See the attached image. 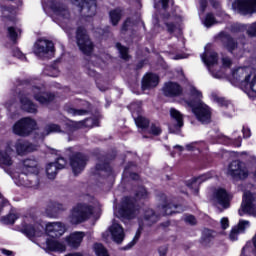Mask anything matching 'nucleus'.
<instances>
[{
  "label": "nucleus",
  "mask_w": 256,
  "mask_h": 256,
  "mask_svg": "<svg viewBox=\"0 0 256 256\" xmlns=\"http://www.w3.org/2000/svg\"><path fill=\"white\" fill-rule=\"evenodd\" d=\"M31 97L41 105H48L54 101L55 94L45 91L43 86H33L20 94L21 108L27 113H37V105L31 101Z\"/></svg>",
  "instance_id": "f257e3e1"
},
{
  "label": "nucleus",
  "mask_w": 256,
  "mask_h": 256,
  "mask_svg": "<svg viewBox=\"0 0 256 256\" xmlns=\"http://www.w3.org/2000/svg\"><path fill=\"white\" fill-rule=\"evenodd\" d=\"M191 95L193 99L188 100L186 103L192 109L196 119L203 124L211 123V108L201 101L203 94L197 88H192Z\"/></svg>",
  "instance_id": "f03ea898"
},
{
  "label": "nucleus",
  "mask_w": 256,
  "mask_h": 256,
  "mask_svg": "<svg viewBox=\"0 0 256 256\" xmlns=\"http://www.w3.org/2000/svg\"><path fill=\"white\" fill-rule=\"evenodd\" d=\"M39 162L35 158H26L22 162V185L37 189L39 187Z\"/></svg>",
  "instance_id": "7ed1b4c3"
},
{
  "label": "nucleus",
  "mask_w": 256,
  "mask_h": 256,
  "mask_svg": "<svg viewBox=\"0 0 256 256\" xmlns=\"http://www.w3.org/2000/svg\"><path fill=\"white\" fill-rule=\"evenodd\" d=\"M93 215V206L85 203H79L74 206L69 215V221L72 225L85 223Z\"/></svg>",
  "instance_id": "20e7f679"
},
{
  "label": "nucleus",
  "mask_w": 256,
  "mask_h": 256,
  "mask_svg": "<svg viewBox=\"0 0 256 256\" xmlns=\"http://www.w3.org/2000/svg\"><path fill=\"white\" fill-rule=\"evenodd\" d=\"M159 221V217L155 214V212L151 209H148L145 211L143 218H140L139 228L133 238V240L124 247L125 251L127 249H131V247H134L137 244V241L141 238V233H143L144 227H151V225H154V223H157Z\"/></svg>",
  "instance_id": "39448f33"
},
{
  "label": "nucleus",
  "mask_w": 256,
  "mask_h": 256,
  "mask_svg": "<svg viewBox=\"0 0 256 256\" xmlns=\"http://www.w3.org/2000/svg\"><path fill=\"white\" fill-rule=\"evenodd\" d=\"M36 129L37 122L29 117L22 118L13 125V133L18 137H29Z\"/></svg>",
  "instance_id": "423d86ee"
},
{
  "label": "nucleus",
  "mask_w": 256,
  "mask_h": 256,
  "mask_svg": "<svg viewBox=\"0 0 256 256\" xmlns=\"http://www.w3.org/2000/svg\"><path fill=\"white\" fill-rule=\"evenodd\" d=\"M220 37L223 46L229 53H233L234 51L243 53V51H245V45H247V37H245V35L239 37L237 42H235V39L227 33H221Z\"/></svg>",
  "instance_id": "0eeeda50"
},
{
  "label": "nucleus",
  "mask_w": 256,
  "mask_h": 256,
  "mask_svg": "<svg viewBox=\"0 0 256 256\" xmlns=\"http://www.w3.org/2000/svg\"><path fill=\"white\" fill-rule=\"evenodd\" d=\"M139 213V206L135 200L131 197H124L122 200L121 207L118 210L117 216L120 219H135Z\"/></svg>",
  "instance_id": "6e6552de"
},
{
  "label": "nucleus",
  "mask_w": 256,
  "mask_h": 256,
  "mask_svg": "<svg viewBox=\"0 0 256 256\" xmlns=\"http://www.w3.org/2000/svg\"><path fill=\"white\" fill-rule=\"evenodd\" d=\"M72 3L78 7L83 19H91L97 15V0H72Z\"/></svg>",
  "instance_id": "1a4fd4ad"
},
{
  "label": "nucleus",
  "mask_w": 256,
  "mask_h": 256,
  "mask_svg": "<svg viewBox=\"0 0 256 256\" xmlns=\"http://www.w3.org/2000/svg\"><path fill=\"white\" fill-rule=\"evenodd\" d=\"M240 217L243 215H251L256 217V194L245 192L240 209L238 210Z\"/></svg>",
  "instance_id": "9d476101"
},
{
  "label": "nucleus",
  "mask_w": 256,
  "mask_h": 256,
  "mask_svg": "<svg viewBox=\"0 0 256 256\" xmlns=\"http://www.w3.org/2000/svg\"><path fill=\"white\" fill-rule=\"evenodd\" d=\"M232 9L239 15L246 17L256 13V0H235Z\"/></svg>",
  "instance_id": "9b49d317"
},
{
  "label": "nucleus",
  "mask_w": 256,
  "mask_h": 256,
  "mask_svg": "<svg viewBox=\"0 0 256 256\" xmlns=\"http://www.w3.org/2000/svg\"><path fill=\"white\" fill-rule=\"evenodd\" d=\"M76 40L77 45L84 53V55H89L90 53H93V42H91V39H89V36L87 35V30L83 27H79L76 32Z\"/></svg>",
  "instance_id": "f8f14e48"
},
{
  "label": "nucleus",
  "mask_w": 256,
  "mask_h": 256,
  "mask_svg": "<svg viewBox=\"0 0 256 256\" xmlns=\"http://www.w3.org/2000/svg\"><path fill=\"white\" fill-rule=\"evenodd\" d=\"M34 53L37 57H53V53H55V46L49 40L39 39L34 44Z\"/></svg>",
  "instance_id": "ddd939ff"
},
{
  "label": "nucleus",
  "mask_w": 256,
  "mask_h": 256,
  "mask_svg": "<svg viewBox=\"0 0 256 256\" xmlns=\"http://www.w3.org/2000/svg\"><path fill=\"white\" fill-rule=\"evenodd\" d=\"M228 175L233 177V179H247L249 177V170H247L243 162L234 160L228 167Z\"/></svg>",
  "instance_id": "4468645a"
},
{
  "label": "nucleus",
  "mask_w": 256,
  "mask_h": 256,
  "mask_svg": "<svg viewBox=\"0 0 256 256\" xmlns=\"http://www.w3.org/2000/svg\"><path fill=\"white\" fill-rule=\"evenodd\" d=\"M87 161H89V158L82 153H77L70 157V166L74 175H79V173L85 170Z\"/></svg>",
  "instance_id": "2eb2a0df"
},
{
  "label": "nucleus",
  "mask_w": 256,
  "mask_h": 256,
  "mask_svg": "<svg viewBox=\"0 0 256 256\" xmlns=\"http://www.w3.org/2000/svg\"><path fill=\"white\" fill-rule=\"evenodd\" d=\"M130 109L132 110V117L134 118L137 127L140 129H147L149 127V120L141 116V104L132 103Z\"/></svg>",
  "instance_id": "dca6fc26"
},
{
  "label": "nucleus",
  "mask_w": 256,
  "mask_h": 256,
  "mask_svg": "<svg viewBox=\"0 0 256 256\" xmlns=\"http://www.w3.org/2000/svg\"><path fill=\"white\" fill-rule=\"evenodd\" d=\"M163 21L168 33H175L177 29H180L183 19L181 18V16L166 13L163 14Z\"/></svg>",
  "instance_id": "f3484780"
},
{
  "label": "nucleus",
  "mask_w": 256,
  "mask_h": 256,
  "mask_svg": "<svg viewBox=\"0 0 256 256\" xmlns=\"http://www.w3.org/2000/svg\"><path fill=\"white\" fill-rule=\"evenodd\" d=\"M94 177H105V175H111V166L105 156L99 158L98 163L91 171Z\"/></svg>",
  "instance_id": "a211bd4d"
},
{
  "label": "nucleus",
  "mask_w": 256,
  "mask_h": 256,
  "mask_svg": "<svg viewBox=\"0 0 256 256\" xmlns=\"http://www.w3.org/2000/svg\"><path fill=\"white\" fill-rule=\"evenodd\" d=\"M67 166V160L63 157L57 158L55 162H51L46 166V174L48 179H55L57 177V172L61 169H65Z\"/></svg>",
  "instance_id": "6ab92c4d"
},
{
  "label": "nucleus",
  "mask_w": 256,
  "mask_h": 256,
  "mask_svg": "<svg viewBox=\"0 0 256 256\" xmlns=\"http://www.w3.org/2000/svg\"><path fill=\"white\" fill-rule=\"evenodd\" d=\"M14 148L17 155L21 157L28 155V153H33V151H37V145L23 139H18L14 144Z\"/></svg>",
  "instance_id": "aec40b11"
},
{
  "label": "nucleus",
  "mask_w": 256,
  "mask_h": 256,
  "mask_svg": "<svg viewBox=\"0 0 256 256\" xmlns=\"http://www.w3.org/2000/svg\"><path fill=\"white\" fill-rule=\"evenodd\" d=\"M201 59L203 63L207 65L211 75L215 79H221V77H223V74H221L220 72L215 73L211 71V66L217 63V53L206 50L205 53L201 55Z\"/></svg>",
  "instance_id": "412c9836"
},
{
  "label": "nucleus",
  "mask_w": 256,
  "mask_h": 256,
  "mask_svg": "<svg viewBox=\"0 0 256 256\" xmlns=\"http://www.w3.org/2000/svg\"><path fill=\"white\" fill-rule=\"evenodd\" d=\"M47 7L53 11L57 15V17H60L61 19H65L66 21H69V10H67V7L65 5L61 4V2H57L55 0H50L47 2Z\"/></svg>",
  "instance_id": "4be33fe9"
},
{
  "label": "nucleus",
  "mask_w": 256,
  "mask_h": 256,
  "mask_svg": "<svg viewBox=\"0 0 256 256\" xmlns=\"http://www.w3.org/2000/svg\"><path fill=\"white\" fill-rule=\"evenodd\" d=\"M43 226L41 224L27 225L22 224L21 232L28 237V239H35V237H41L43 235Z\"/></svg>",
  "instance_id": "5701e85b"
},
{
  "label": "nucleus",
  "mask_w": 256,
  "mask_h": 256,
  "mask_svg": "<svg viewBox=\"0 0 256 256\" xmlns=\"http://www.w3.org/2000/svg\"><path fill=\"white\" fill-rule=\"evenodd\" d=\"M170 115L174 119L175 123L169 126L170 133L179 134L181 133V127H183V114L175 108L170 109Z\"/></svg>",
  "instance_id": "b1692460"
},
{
  "label": "nucleus",
  "mask_w": 256,
  "mask_h": 256,
  "mask_svg": "<svg viewBox=\"0 0 256 256\" xmlns=\"http://www.w3.org/2000/svg\"><path fill=\"white\" fill-rule=\"evenodd\" d=\"M43 245V249L47 252L52 251L55 253H63L67 249V246H65L63 242L55 239V237L46 239Z\"/></svg>",
  "instance_id": "393cba45"
},
{
  "label": "nucleus",
  "mask_w": 256,
  "mask_h": 256,
  "mask_svg": "<svg viewBox=\"0 0 256 256\" xmlns=\"http://www.w3.org/2000/svg\"><path fill=\"white\" fill-rule=\"evenodd\" d=\"M213 200L218 205H221L224 209H229V202L231 201V195L223 188H218L214 191Z\"/></svg>",
  "instance_id": "a878e982"
},
{
  "label": "nucleus",
  "mask_w": 256,
  "mask_h": 256,
  "mask_svg": "<svg viewBox=\"0 0 256 256\" xmlns=\"http://www.w3.org/2000/svg\"><path fill=\"white\" fill-rule=\"evenodd\" d=\"M110 235L114 243L121 244L125 239V230L123 226L117 222H113V224L109 227Z\"/></svg>",
  "instance_id": "bb28decb"
},
{
  "label": "nucleus",
  "mask_w": 256,
  "mask_h": 256,
  "mask_svg": "<svg viewBox=\"0 0 256 256\" xmlns=\"http://www.w3.org/2000/svg\"><path fill=\"white\" fill-rule=\"evenodd\" d=\"M81 127H95V120L93 118H88L79 122L71 120L66 122V131H68L69 133L77 131V129H81Z\"/></svg>",
  "instance_id": "cd10ccee"
},
{
  "label": "nucleus",
  "mask_w": 256,
  "mask_h": 256,
  "mask_svg": "<svg viewBox=\"0 0 256 256\" xmlns=\"http://www.w3.org/2000/svg\"><path fill=\"white\" fill-rule=\"evenodd\" d=\"M165 97H179L183 93V88L177 82H167L163 87Z\"/></svg>",
  "instance_id": "c85d7f7f"
},
{
  "label": "nucleus",
  "mask_w": 256,
  "mask_h": 256,
  "mask_svg": "<svg viewBox=\"0 0 256 256\" xmlns=\"http://www.w3.org/2000/svg\"><path fill=\"white\" fill-rule=\"evenodd\" d=\"M212 177L213 175H211V173L203 174L199 177L193 178L192 180L188 181L187 187H189V189L193 191L194 195H198L199 185L201 183H205V181H209V179H211Z\"/></svg>",
  "instance_id": "c756f323"
},
{
  "label": "nucleus",
  "mask_w": 256,
  "mask_h": 256,
  "mask_svg": "<svg viewBox=\"0 0 256 256\" xmlns=\"http://www.w3.org/2000/svg\"><path fill=\"white\" fill-rule=\"evenodd\" d=\"M46 232L50 237H61L65 233V226L61 222H50L46 224Z\"/></svg>",
  "instance_id": "7c9ffc66"
},
{
  "label": "nucleus",
  "mask_w": 256,
  "mask_h": 256,
  "mask_svg": "<svg viewBox=\"0 0 256 256\" xmlns=\"http://www.w3.org/2000/svg\"><path fill=\"white\" fill-rule=\"evenodd\" d=\"M159 85V76L157 74L148 73L142 79V91L154 89Z\"/></svg>",
  "instance_id": "2f4dec72"
},
{
  "label": "nucleus",
  "mask_w": 256,
  "mask_h": 256,
  "mask_svg": "<svg viewBox=\"0 0 256 256\" xmlns=\"http://www.w3.org/2000/svg\"><path fill=\"white\" fill-rule=\"evenodd\" d=\"M248 227H250V222L248 220H240L238 225L233 227L230 232V241H237L239 235L245 233V229H248Z\"/></svg>",
  "instance_id": "473e14b6"
},
{
  "label": "nucleus",
  "mask_w": 256,
  "mask_h": 256,
  "mask_svg": "<svg viewBox=\"0 0 256 256\" xmlns=\"http://www.w3.org/2000/svg\"><path fill=\"white\" fill-rule=\"evenodd\" d=\"M84 237V232H73L68 237H66V242L68 243L69 247L77 249V247H79L83 242Z\"/></svg>",
  "instance_id": "72a5a7b5"
},
{
  "label": "nucleus",
  "mask_w": 256,
  "mask_h": 256,
  "mask_svg": "<svg viewBox=\"0 0 256 256\" xmlns=\"http://www.w3.org/2000/svg\"><path fill=\"white\" fill-rule=\"evenodd\" d=\"M213 143H224V145H234V147H241V136H233L229 138L223 134L217 136V139Z\"/></svg>",
  "instance_id": "f704fd0d"
},
{
  "label": "nucleus",
  "mask_w": 256,
  "mask_h": 256,
  "mask_svg": "<svg viewBox=\"0 0 256 256\" xmlns=\"http://www.w3.org/2000/svg\"><path fill=\"white\" fill-rule=\"evenodd\" d=\"M65 209H67L65 205L61 203L53 202V203H50L46 208V215L47 217H51V218L57 217V213H59V211H65Z\"/></svg>",
  "instance_id": "c9c22d12"
},
{
  "label": "nucleus",
  "mask_w": 256,
  "mask_h": 256,
  "mask_svg": "<svg viewBox=\"0 0 256 256\" xmlns=\"http://www.w3.org/2000/svg\"><path fill=\"white\" fill-rule=\"evenodd\" d=\"M51 133H63V130H61V126L58 124H47L41 132V138L43 139L47 135H51Z\"/></svg>",
  "instance_id": "e433bc0d"
},
{
  "label": "nucleus",
  "mask_w": 256,
  "mask_h": 256,
  "mask_svg": "<svg viewBox=\"0 0 256 256\" xmlns=\"http://www.w3.org/2000/svg\"><path fill=\"white\" fill-rule=\"evenodd\" d=\"M248 68L247 67H240L237 68L236 70H234L232 72V77H234V79H236V81H241V79H247V75H251L249 74V72H247Z\"/></svg>",
  "instance_id": "4c0bfd02"
},
{
  "label": "nucleus",
  "mask_w": 256,
  "mask_h": 256,
  "mask_svg": "<svg viewBox=\"0 0 256 256\" xmlns=\"http://www.w3.org/2000/svg\"><path fill=\"white\" fill-rule=\"evenodd\" d=\"M2 15L6 19H10V21H15V8L14 7H9V6H3L1 8Z\"/></svg>",
  "instance_id": "58836bf2"
},
{
  "label": "nucleus",
  "mask_w": 256,
  "mask_h": 256,
  "mask_svg": "<svg viewBox=\"0 0 256 256\" xmlns=\"http://www.w3.org/2000/svg\"><path fill=\"white\" fill-rule=\"evenodd\" d=\"M122 16H123V11L119 8L110 11V21L112 25H117V23L121 21Z\"/></svg>",
  "instance_id": "ea45409f"
},
{
  "label": "nucleus",
  "mask_w": 256,
  "mask_h": 256,
  "mask_svg": "<svg viewBox=\"0 0 256 256\" xmlns=\"http://www.w3.org/2000/svg\"><path fill=\"white\" fill-rule=\"evenodd\" d=\"M212 100H214L215 103L220 105V107H228V108L232 109V111H233V104H231V102L225 100V98H221V97L217 96V94H212Z\"/></svg>",
  "instance_id": "a19ab883"
},
{
  "label": "nucleus",
  "mask_w": 256,
  "mask_h": 256,
  "mask_svg": "<svg viewBox=\"0 0 256 256\" xmlns=\"http://www.w3.org/2000/svg\"><path fill=\"white\" fill-rule=\"evenodd\" d=\"M19 35H21V29L16 27H8V37L13 41L14 43L19 39Z\"/></svg>",
  "instance_id": "79ce46f5"
},
{
  "label": "nucleus",
  "mask_w": 256,
  "mask_h": 256,
  "mask_svg": "<svg viewBox=\"0 0 256 256\" xmlns=\"http://www.w3.org/2000/svg\"><path fill=\"white\" fill-rule=\"evenodd\" d=\"M0 165H5V167H11L13 165V160L7 152L0 151Z\"/></svg>",
  "instance_id": "37998d69"
},
{
  "label": "nucleus",
  "mask_w": 256,
  "mask_h": 256,
  "mask_svg": "<svg viewBox=\"0 0 256 256\" xmlns=\"http://www.w3.org/2000/svg\"><path fill=\"white\" fill-rule=\"evenodd\" d=\"M17 219H19V216L17 214H8L7 216H4L1 218V222L4 225H13V223H15V221H17Z\"/></svg>",
  "instance_id": "c03bdc74"
},
{
  "label": "nucleus",
  "mask_w": 256,
  "mask_h": 256,
  "mask_svg": "<svg viewBox=\"0 0 256 256\" xmlns=\"http://www.w3.org/2000/svg\"><path fill=\"white\" fill-rule=\"evenodd\" d=\"M116 49H118L121 59H124L125 61L129 59V49H127V47L121 45V43H117Z\"/></svg>",
  "instance_id": "a18cd8bd"
},
{
  "label": "nucleus",
  "mask_w": 256,
  "mask_h": 256,
  "mask_svg": "<svg viewBox=\"0 0 256 256\" xmlns=\"http://www.w3.org/2000/svg\"><path fill=\"white\" fill-rule=\"evenodd\" d=\"M94 251L97 256H109V252H107V249L102 244H94Z\"/></svg>",
  "instance_id": "49530a36"
},
{
  "label": "nucleus",
  "mask_w": 256,
  "mask_h": 256,
  "mask_svg": "<svg viewBox=\"0 0 256 256\" xmlns=\"http://www.w3.org/2000/svg\"><path fill=\"white\" fill-rule=\"evenodd\" d=\"M232 33H245L247 31V24H232L230 27Z\"/></svg>",
  "instance_id": "de8ad7c7"
},
{
  "label": "nucleus",
  "mask_w": 256,
  "mask_h": 256,
  "mask_svg": "<svg viewBox=\"0 0 256 256\" xmlns=\"http://www.w3.org/2000/svg\"><path fill=\"white\" fill-rule=\"evenodd\" d=\"M67 113H69V115H72L73 117H77V116L87 115V113H89V110L68 108Z\"/></svg>",
  "instance_id": "09e8293b"
},
{
  "label": "nucleus",
  "mask_w": 256,
  "mask_h": 256,
  "mask_svg": "<svg viewBox=\"0 0 256 256\" xmlns=\"http://www.w3.org/2000/svg\"><path fill=\"white\" fill-rule=\"evenodd\" d=\"M203 147H205V142H192L186 145L187 151H194V149H198V151H201Z\"/></svg>",
  "instance_id": "8fccbe9b"
},
{
  "label": "nucleus",
  "mask_w": 256,
  "mask_h": 256,
  "mask_svg": "<svg viewBox=\"0 0 256 256\" xmlns=\"http://www.w3.org/2000/svg\"><path fill=\"white\" fill-rule=\"evenodd\" d=\"M175 209H177V206L173 204L162 205L163 215H173V213H175Z\"/></svg>",
  "instance_id": "3c124183"
},
{
  "label": "nucleus",
  "mask_w": 256,
  "mask_h": 256,
  "mask_svg": "<svg viewBox=\"0 0 256 256\" xmlns=\"http://www.w3.org/2000/svg\"><path fill=\"white\" fill-rule=\"evenodd\" d=\"M246 33L248 37H256V21L251 24H246Z\"/></svg>",
  "instance_id": "603ef678"
},
{
  "label": "nucleus",
  "mask_w": 256,
  "mask_h": 256,
  "mask_svg": "<svg viewBox=\"0 0 256 256\" xmlns=\"http://www.w3.org/2000/svg\"><path fill=\"white\" fill-rule=\"evenodd\" d=\"M203 23L205 27H212V25H215L217 21L215 20V16H213L211 13H208Z\"/></svg>",
  "instance_id": "864d4df0"
},
{
  "label": "nucleus",
  "mask_w": 256,
  "mask_h": 256,
  "mask_svg": "<svg viewBox=\"0 0 256 256\" xmlns=\"http://www.w3.org/2000/svg\"><path fill=\"white\" fill-rule=\"evenodd\" d=\"M147 197H149V193H147V190L144 187H140L136 192V199H147Z\"/></svg>",
  "instance_id": "5fc2aeb1"
},
{
  "label": "nucleus",
  "mask_w": 256,
  "mask_h": 256,
  "mask_svg": "<svg viewBox=\"0 0 256 256\" xmlns=\"http://www.w3.org/2000/svg\"><path fill=\"white\" fill-rule=\"evenodd\" d=\"M171 0H154V7L157 9L159 7V3L162 5V9L166 10L169 7V3Z\"/></svg>",
  "instance_id": "6e6d98bb"
},
{
  "label": "nucleus",
  "mask_w": 256,
  "mask_h": 256,
  "mask_svg": "<svg viewBox=\"0 0 256 256\" xmlns=\"http://www.w3.org/2000/svg\"><path fill=\"white\" fill-rule=\"evenodd\" d=\"M150 133L152 135H161V127L157 124H151L150 126Z\"/></svg>",
  "instance_id": "4d7b16f0"
},
{
  "label": "nucleus",
  "mask_w": 256,
  "mask_h": 256,
  "mask_svg": "<svg viewBox=\"0 0 256 256\" xmlns=\"http://www.w3.org/2000/svg\"><path fill=\"white\" fill-rule=\"evenodd\" d=\"M185 223H188L189 225H197V219L193 215H186L184 217Z\"/></svg>",
  "instance_id": "13d9d810"
},
{
  "label": "nucleus",
  "mask_w": 256,
  "mask_h": 256,
  "mask_svg": "<svg viewBox=\"0 0 256 256\" xmlns=\"http://www.w3.org/2000/svg\"><path fill=\"white\" fill-rule=\"evenodd\" d=\"M13 57H17V59H21V61L27 60V57H25V54H23V52H21V50L19 49H15L13 51Z\"/></svg>",
  "instance_id": "bf43d9fd"
},
{
  "label": "nucleus",
  "mask_w": 256,
  "mask_h": 256,
  "mask_svg": "<svg viewBox=\"0 0 256 256\" xmlns=\"http://www.w3.org/2000/svg\"><path fill=\"white\" fill-rule=\"evenodd\" d=\"M233 64V62L231 61V58L224 56L222 57V65L225 68H229L231 67V65Z\"/></svg>",
  "instance_id": "052dcab7"
},
{
  "label": "nucleus",
  "mask_w": 256,
  "mask_h": 256,
  "mask_svg": "<svg viewBox=\"0 0 256 256\" xmlns=\"http://www.w3.org/2000/svg\"><path fill=\"white\" fill-rule=\"evenodd\" d=\"M87 69V75H89L90 77H97V71H95V69L91 68V66H89V64L86 66Z\"/></svg>",
  "instance_id": "680f3d73"
},
{
  "label": "nucleus",
  "mask_w": 256,
  "mask_h": 256,
  "mask_svg": "<svg viewBox=\"0 0 256 256\" xmlns=\"http://www.w3.org/2000/svg\"><path fill=\"white\" fill-rule=\"evenodd\" d=\"M222 229H227L229 227V218L224 217L220 221Z\"/></svg>",
  "instance_id": "e2e57ef3"
},
{
  "label": "nucleus",
  "mask_w": 256,
  "mask_h": 256,
  "mask_svg": "<svg viewBox=\"0 0 256 256\" xmlns=\"http://www.w3.org/2000/svg\"><path fill=\"white\" fill-rule=\"evenodd\" d=\"M207 9V0H200V11L201 13H205Z\"/></svg>",
  "instance_id": "0e129e2a"
},
{
  "label": "nucleus",
  "mask_w": 256,
  "mask_h": 256,
  "mask_svg": "<svg viewBox=\"0 0 256 256\" xmlns=\"http://www.w3.org/2000/svg\"><path fill=\"white\" fill-rule=\"evenodd\" d=\"M242 132L245 139H249V137H251V130L249 128L244 127Z\"/></svg>",
  "instance_id": "69168bd1"
},
{
  "label": "nucleus",
  "mask_w": 256,
  "mask_h": 256,
  "mask_svg": "<svg viewBox=\"0 0 256 256\" xmlns=\"http://www.w3.org/2000/svg\"><path fill=\"white\" fill-rule=\"evenodd\" d=\"M131 25V19H127L125 22H124V24H123V26H122V31H127L128 29H129V26Z\"/></svg>",
  "instance_id": "338daca9"
},
{
  "label": "nucleus",
  "mask_w": 256,
  "mask_h": 256,
  "mask_svg": "<svg viewBox=\"0 0 256 256\" xmlns=\"http://www.w3.org/2000/svg\"><path fill=\"white\" fill-rule=\"evenodd\" d=\"M2 255L11 256L13 255V251L7 250V249H1Z\"/></svg>",
  "instance_id": "774afa93"
}]
</instances>
